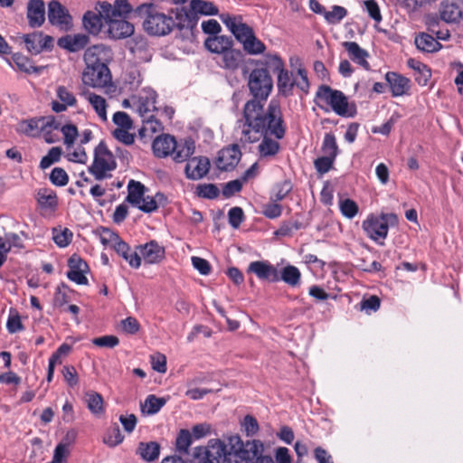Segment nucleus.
I'll return each mask as SVG.
<instances>
[{"label":"nucleus","mask_w":463,"mask_h":463,"mask_svg":"<svg viewBox=\"0 0 463 463\" xmlns=\"http://www.w3.org/2000/svg\"><path fill=\"white\" fill-rule=\"evenodd\" d=\"M407 64L418 73L415 80L420 85L426 86L431 77V71L428 66L415 59H409Z\"/></svg>","instance_id":"obj_37"},{"label":"nucleus","mask_w":463,"mask_h":463,"mask_svg":"<svg viewBox=\"0 0 463 463\" xmlns=\"http://www.w3.org/2000/svg\"><path fill=\"white\" fill-rule=\"evenodd\" d=\"M248 270L254 273L260 279L269 282L280 280L279 271L267 261H253L250 264Z\"/></svg>","instance_id":"obj_19"},{"label":"nucleus","mask_w":463,"mask_h":463,"mask_svg":"<svg viewBox=\"0 0 463 463\" xmlns=\"http://www.w3.org/2000/svg\"><path fill=\"white\" fill-rule=\"evenodd\" d=\"M6 328L10 334H14L24 329L21 317L16 310H10V314L6 322Z\"/></svg>","instance_id":"obj_51"},{"label":"nucleus","mask_w":463,"mask_h":463,"mask_svg":"<svg viewBox=\"0 0 463 463\" xmlns=\"http://www.w3.org/2000/svg\"><path fill=\"white\" fill-rule=\"evenodd\" d=\"M463 15V2L460 0H443L439 6V16L446 23H456Z\"/></svg>","instance_id":"obj_17"},{"label":"nucleus","mask_w":463,"mask_h":463,"mask_svg":"<svg viewBox=\"0 0 463 463\" xmlns=\"http://www.w3.org/2000/svg\"><path fill=\"white\" fill-rule=\"evenodd\" d=\"M56 95L59 100L52 102V109L56 113L63 112L68 107H73L77 103L73 92L65 86H58Z\"/></svg>","instance_id":"obj_21"},{"label":"nucleus","mask_w":463,"mask_h":463,"mask_svg":"<svg viewBox=\"0 0 463 463\" xmlns=\"http://www.w3.org/2000/svg\"><path fill=\"white\" fill-rule=\"evenodd\" d=\"M82 81L92 88H108V91H111V89L115 90V87L111 84V74L108 65H86L82 73Z\"/></svg>","instance_id":"obj_10"},{"label":"nucleus","mask_w":463,"mask_h":463,"mask_svg":"<svg viewBox=\"0 0 463 463\" xmlns=\"http://www.w3.org/2000/svg\"><path fill=\"white\" fill-rule=\"evenodd\" d=\"M59 129L60 126L52 117H44L39 118H32L29 120L22 121L19 125L21 132L28 136H36L47 128Z\"/></svg>","instance_id":"obj_13"},{"label":"nucleus","mask_w":463,"mask_h":463,"mask_svg":"<svg viewBox=\"0 0 463 463\" xmlns=\"http://www.w3.org/2000/svg\"><path fill=\"white\" fill-rule=\"evenodd\" d=\"M72 232L68 228H54L52 230V240L61 248L68 246L72 239Z\"/></svg>","instance_id":"obj_45"},{"label":"nucleus","mask_w":463,"mask_h":463,"mask_svg":"<svg viewBox=\"0 0 463 463\" xmlns=\"http://www.w3.org/2000/svg\"><path fill=\"white\" fill-rule=\"evenodd\" d=\"M192 442L191 433L187 430H181L176 439V448L180 452H187Z\"/></svg>","instance_id":"obj_60"},{"label":"nucleus","mask_w":463,"mask_h":463,"mask_svg":"<svg viewBox=\"0 0 463 463\" xmlns=\"http://www.w3.org/2000/svg\"><path fill=\"white\" fill-rule=\"evenodd\" d=\"M193 463H223L233 458L232 446L230 449L221 440H210L206 447H197L193 453Z\"/></svg>","instance_id":"obj_7"},{"label":"nucleus","mask_w":463,"mask_h":463,"mask_svg":"<svg viewBox=\"0 0 463 463\" xmlns=\"http://www.w3.org/2000/svg\"><path fill=\"white\" fill-rule=\"evenodd\" d=\"M398 223V217L395 213H381L380 215L370 214L363 222L362 228L366 235L380 244L389 232V226H394Z\"/></svg>","instance_id":"obj_5"},{"label":"nucleus","mask_w":463,"mask_h":463,"mask_svg":"<svg viewBox=\"0 0 463 463\" xmlns=\"http://www.w3.org/2000/svg\"><path fill=\"white\" fill-rule=\"evenodd\" d=\"M322 152L325 156L335 158L338 154V146L334 134L326 133L322 144Z\"/></svg>","instance_id":"obj_47"},{"label":"nucleus","mask_w":463,"mask_h":463,"mask_svg":"<svg viewBox=\"0 0 463 463\" xmlns=\"http://www.w3.org/2000/svg\"><path fill=\"white\" fill-rule=\"evenodd\" d=\"M61 148L59 146L52 147L48 154L43 156L40 162V167L42 169H46L50 167L52 164L58 162L61 156Z\"/></svg>","instance_id":"obj_50"},{"label":"nucleus","mask_w":463,"mask_h":463,"mask_svg":"<svg viewBox=\"0 0 463 463\" xmlns=\"http://www.w3.org/2000/svg\"><path fill=\"white\" fill-rule=\"evenodd\" d=\"M84 402L89 411L96 417H101L105 413L103 397L95 391H88L84 394Z\"/></svg>","instance_id":"obj_29"},{"label":"nucleus","mask_w":463,"mask_h":463,"mask_svg":"<svg viewBox=\"0 0 463 463\" xmlns=\"http://www.w3.org/2000/svg\"><path fill=\"white\" fill-rule=\"evenodd\" d=\"M69 271L67 277L78 285H87L88 279L85 274L89 271V266L79 255L73 254L68 260Z\"/></svg>","instance_id":"obj_14"},{"label":"nucleus","mask_w":463,"mask_h":463,"mask_svg":"<svg viewBox=\"0 0 463 463\" xmlns=\"http://www.w3.org/2000/svg\"><path fill=\"white\" fill-rule=\"evenodd\" d=\"M238 128L241 143L260 142L257 146L260 160L271 161L280 152L279 140L284 137L286 129L277 101L271 100L267 111H262L258 104H248L244 117L238 120Z\"/></svg>","instance_id":"obj_1"},{"label":"nucleus","mask_w":463,"mask_h":463,"mask_svg":"<svg viewBox=\"0 0 463 463\" xmlns=\"http://www.w3.org/2000/svg\"><path fill=\"white\" fill-rule=\"evenodd\" d=\"M84 28L91 34H98L102 27L100 14L88 11L83 16Z\"/></svg>","instance_id":"obj_41"},{"label":"nucleus","mask_w":463,"mask_h":463,"mask_svg":"<svg viewBox=\"0 0 463 463\" xmlns=\"http://www.w3.org/2000/svg\"><path fill=\"white\" fill-rule=\"evenodd\" d=\"M204 45L208 51L217 54H223L233 45L232 40L226 35H214L208 37Z\"/></svg>","instance_id":"obj_27"},{"label":"nucleus","mask_w":463,"mask_h":463,"mask_svg":"<svg viewBox=\"0 0 463 463\" xmlns=\"http://www.w3.org/2000/svg\"><path fill=\"white\" fill-rule=\"evenodd\" d=\"M152 147L157 157L171 156L175 148V139L170 135H161L154 140Z\"/></svg>","instance_id":"obj_26"},{"label":"nucleus","mask_w":463,"mask_h":463,"mask_svg":"<svg viewBox=\"0 0 463 463\" xmlns=\"http://www.w3.org/2000/svg\"><path fill=\"white\" fill-rule=\"evenodd\" d=\"M112 59V50L104 44L92 45L84 52V61L86 65H108Z\"/></svg>","instance_id":"obj_12"},{"label":"nucleus","mask_w":463,"mask_h":463,"mask_svg":"<svg viewBox=\"0 0 463 463\" xmlns=\"http://www.w3.org/2000/svg\"><path fill=\"white\" fill-rule=\"evenodd\" d=\"M320 100L330 105L335 113L339 116H353V112L349 109L346 96L340 90H333L327 85H321L316 94Z\"/></svg>","instance_id":"obj_9"},{"label":"nucleus","mask_w":463,"mask_h":463,"mask_svg":"<svg viewBox=\"0 0 463 463\" xmlns=\"http://www.w3.org/2000/svg\"><path fill=\"white\" fill-rule=\"evenodd\" d=\"M89 43L85 34L66 35L58 40V45L70 52H75L83 49Z\"/></svg>","instance_id":"obj_30"},{"label":"nucleus","mask_w":463,"mask_h":463,"mask_svg":"<svg viewBox=\"0 0 463 463\" xmlns=\"http://www.w3.org/2000/svg\"><path fill=\"white\" fill-rule=\"evenodd\" d=\"M294 87V82L288 71L283 69L278 73V88L284 95H289Z\"/></svg>","instance_id":"obj_46"},{"label":"nucleus","mask_w":463,"mask_h":463,"mask_svg":"<svg viewBox=\"0 0 463 463\" xmlns=\"http://www.w3.org/2000/svg\"><path fill=\"white\" fill-rule=\"evenodd\" d=\"M82 96L90 104V106L92 107V109H94V111L96 112L98 117L102 121H107V119H108V117H107L108 105H107L106 99L103 97H101L96 93L90 92V91L83 92Z\"/></svg>","instance_id":"obj_32"},{"label":"nucleus","mask_w":463,"mask_h":463,"mask_svg":"<svg viewBox=\"0 0 463 463\" xmlns=\"http://www.w3.org/2000/svg\"><path fill=\"white\" fill-rule=\"evenodd\" d=\"M242 61L243 55L241 52L231 47L220 56L217 63L225 70L234 71L241 65Z\"/></svg>","instance_id":"obj_25"},{"label":"nucleus","mask_w":463,"mask_h":463,"mask_svg":"<svg viewBox=\"0 0 463 463\" xmlns=\"http://www.w3.org/2000/svg\"><path fill=\"white\" fill-rule=\"evenodd\" d=\"M342 45L346 50L353 61L358 63L366 70L369 69V63L366 61L368 52L365 50L362 49L355 42H344Z\"/></svg>","instance_id":"obj_31"},{"label":"nucleus","mask_w":463,"mask_h":463,"mask_svg":"<svg viewBox=\"0 0 463 463\" xmlns=\"http://www.w3.org/2000/svg\"><path fill=\"white\" fill-rule=\"evenodd\" d=\"M291 190V183L288 180H285L275 186L270 196V200L276 202L282 201L290 193Z\"/></svg>","instance_id":"obj_49"},{"label":"nucleus","mask_w":463,"mask_h":463,"mask_svg":"<svg viewBox=\"0 0 463 463\" xmlns=\"http://www.w3.org/2000/svg\"><path fill=\"white\" fill-rule=\"evenodd\" d=\"M64 137V144L70 147L74 144L76 137H78V128L73 124H66L60 128Z\"/></svg>","instance_id":"obj_53"},{"label":"nucleus","mask_w":463,"mask_h":463,"mask_svg":"<svg viewBox=\"0 0 463 463\" xmlns=\"http://www.w3.org/2000/svg\"><path fill=\"white\" fill-rule=\"evenodd\" d=\"M166 403L165 398H158L154 394H149L143 403H141V411L143 414L154 415L157 413Z\"/></svg>","instance_id":"obj_38"},{"label":"nucleus","mask_w":463,"mask_h":463,"mask_svg":"<svg viewBox=\"0 0 463 463\" xmlns=\"http://www.w3.org/2000/svg\"><path fill=\"white\" fill-rule=\"evenodd\" d=\"M100 242L105 247L111 248L115 242L119 239V236L108 228H101L99 232Z\"/></svg>","instance_id":"obj_61"},{"label":"nucleus","mask_w":463,"mask_h":463,"mask_svg":"<svg viewBox=\"0 0 463 463\" xmlns=\"http://www.w3.org/2000/svg\"><path fill=\"white\" fill-rule=\"evenodd\" d=\"M282 213V206L276 201H271L262 206V214L269 219H276Z\"/></svg>","instance_id":"obj_55"},{"label":"nucleus","mask_w":463,"mask_h":463,"mask_svg":"<svg viewBox=\"0 0 463 463\" xmlns=\"http://www.w3.org/2000/svg\"><path fill=\"white\" fill-rule=\"evenodd\" d=\"M108 33L111 39L119 40L131 36L134 33V25L122 19H114L108 24Z\"/></svg>","instance_id":"obj_22"},{"label":"nucleus","mask_w":463,"mask_h":463,"mask_svg":"<svg viewBox=\"0 0 463 463\" xmlns=\"http://www.w3.org/2000/svg\"><path fill=\"white\" fill-rule=\"evenodd\" d=\"M124 439V436L121 434V431L118 425H115L111 429H109L104 437V442L110 446L115 447L120 444Z\"/></svg>","instance_id":"obj_52"},{"label":"nucleus","mask_w":463,"mask_h":463,"mask_svg":"<svg viewBox=\"0 0 463 463\" xmlns=\"http://www.w3.org/2000/svg\"><path fill=\"white\" fill-rule=\"evenodd\" d=\"M48 19L52 24L60 26L64 30H68L71 24V16L68 10L55 0L49 3Z\"/></svg>","instance_id":"obj_15"},{"label":"nucleus","mask_w":463,"mask_h":463,"mask_svg":"<svg viewBox=\"0 0 463 463\" xmlns=\"http://www.w3.org/2000/svg\"><path fill=\"white\" fill-rule=\"evenodd\" d=\"M145 185L138 181L130 180L128 184V194L127 201L131 204L137 206L141 203L142 197L145 194Z\"/></svg>","instance_id":"obj_40"},{"label":"nucleus","mask_w":463,"mask_h":463,"mask_svg":"<svg viewBox=\"0 0 463 463\" xmlns=\"http://www.w3.org/2000/svg\"><path fill=\"white\" fill-rule=\"evenodd\" d=\"M335 159L328 156L317 158L314 162L316 170L321 175L327 173L332 168Z\"/></svg>","instance_id":"obj_59"},{"label":"nucleus","mask_w":463,"mask_h":463,"mask_svg":"<svg viewBox=\"0 0 463 463\" xmlns=\"http://www.w3.org/2000/svg\"><path fill=\"white\" fill-rule=\"evenodd\" d=\"M68 286L64 283L59 285L56 288V292L54 294L53 303L56 307H61L69 301V297L67 294Z\"/></svg>","instance_id":"obj_62"},{"label":"nucleus","mask_w":463,"mask_h":463,"mask_svg":"<svg viewBox=\"0 0 463 463\" xmlns=\"http://www.w3.org/2000/svg\"><path fill=\"white\" fill-rule=\"evenodd\" d=\"M385 79L394 97L404 95L410 88V80L398 73L388 72Z\"/></svg>","instance_id":"obj_28"},{"label":"nucleus","mask_w":463,"mask_h":463,"mask_svg":"<svg viewBox=\"0 0 463 463\" xmlns=\"http://www.w3.org/2000/svg\"><path fill=\"white\" fill-rule=\"evenodd\" d=\"M51 182L57 186H64L69 182V177L64 169L55 167L52 170L50 175Z\"/></svg>","instance_id":"obj_56"},{"label":"nucleus","mask_w":463,"mask_h":463,"mask_svg":"<svg viewBox=\"0 0 463 463\" xmlns=\"http://www.w3.org/2000/svg\"><path fill=\"white\" fill-rule=\"evenodd\" d=\"M280 279L291 287L299 285L301 273L299 269L292 265L286 266L281 273H279Z\"/></svg>","instance_id":"obj_42"},{"label":"nucleus","mask_w":463,"mask_h":463,"mask_svg":"<svg viewBox=\"0 0 463 463\" xmlns=\"http://www.w3.org/2000/svg\"><path fill=\"white\" fill-rule=\"evenodd\" d=\"M248 86L253 98L245 103L242 117H244L246 107L250 102L258 104L262 111H267V109H264V104L273 88V80L268 69L257 68L252 70L249 76Z\"/></svg>","instance_id":"obj_4"},{"label":"nucleus","mask_w":463,"mask_h":463,"mask_svg":"<svg viewBox=\"0 0 463 463\" xmlns=\"http://www.w3.org/2000/svg\"><path fill=\"white\" fill-rule=\"evenodd\" d=\"M339 209L341 213L348 219L354 218L359 212L357 203L349 198L339 201Z\"/></svg>","instance_id":"obj_48"},{"label":"nucleus","mask_w":463,"mask_h":463,"mask_svg":"<svg viewBox=\"0 0 463 463\" xmlns=\"http://www.w3.org/2000/svg\"><path fill=\"white\" fill-rule=\"evenodd\" d=\"M37 202L43 209L54 210L58 205L56 193L46 188L37 192Z\"/></svg>","instance_id":"obj_39"},{"label":"nucleus","mask_w":463,"mask_h":463,"mask_svg":"<svg viewBox=\"0 0 463 463\" xmlns=\"http://www.w3.org/2000/svg\"><path fill=\"white\" fill-rule=\"evenodd\" d=\"M121 329L126 334L134 335L140 329V324L137 318L128 317L120 322Z\"/></svg>","instance_id":"obj_64"},{"label":"nucleus","mask_w":463,"mask_h":463,"mask_svg":"<svg viewBox=\"0 0 463 463\" xmlns=\"http://www.w3.org/2000/svg\"><path fill=\"white\" fill-rule=\"evenodd\" d=\"M210 169V160L205 156H194L185 165V175L192 180H199L205 176Z\"/></svg>","instance_id":"obj_18"},{"label":"nucleus","mask_w":463,"mask_h":463,"mask_svg":"<svg viewBox=\"0 0 463 463\" xmlns=\"http://www.w3.org/2000/svg\"><path fill=\"white\" fill-rule=\"evenodd\" d=\"M299 228L300 223L298 222H283L274 234L278 237L291 236L294 231H297Z\"/></svg>","instance_id":"obj_57"},{"label":"nucleus","mask_w":463,"mask_h":463,"mask_svg":"<svg viewBox=\"0 0 463 463\" xmlns=\"http://www.w3.org/2000/svg\"><path fill=\"white\" fill-rule=\"evenodd\" d=\"M137 453L145 461H154L159 456L160 446L156 441L140 442L138 444Z\"/></svg>","instance_id":"obj_36"},{"label":"nucleus","mask_w":463,"mask_h":463,"mask_svg":"<svg viewBox=\"0 0 463 463\" xmlns=\"http://www.w3.org/2000/svg\"><path fill=\"white\" fill-rule=\"evenodd\" d=\"M262 64L278 73L284 69V62L277 54H267Z\"/></svg>","instance_id":"obj_54"},{"label":"nucleus","mask_w":463,"mask_h":463,"mask_svg":"<svg viewBox=\"0 0 463 463\" xmlns=\"http://www.w3.org/2000/svg\"><path fill=\"white\" fill-rule=\"evenodd\" d=\"M220 18L246 53L258 55L265 52V44L256 37L252 27L243 22L242 16L222 14Z\"/></svg>","instance_id":"obj_2"},{"label":"nucleus","mask_w":463,"mask_h":463,"mask_svg":"<svg viewBox=\"0 0 463 463\" xmlns=\"http://www.w3.org/2000/svg\"><path fill=\"white\" fill-rule=\"evenodd\" d=\"M241 156L238 145L225 147L219 152L216 165L222 171L233 169L239 163Z\"/></svg>","instance_id":"obj_16"},{"label":"nucleus","mask_w":463,"mask_h":463,"mask_svg":"<svg viewBox=\"0 0 463 463\" xmlns=\"http://www.w3.org/2000/svg\"><path fill=\"white\" fill-rule=\"evenodd\" d=\"M347 10L340 5H333L331 10H326L324 18L329 24H337L346 17Z\"/></svg>","instance_id":"obj_43"},{"label":"nucleus","mask_w":463,"mask_h":463,"mask_svg":"<svg viewBox=\"0 0 463 463\" xmlns=\"http://www.w3.org/2000/svg\"><path fill=\"white\" fill-rule=\"evenodd\" d=\"M195 145L191 139L184 140V142L177 143L175 141V148L172 152L174 161L183 163L190 159V156L194 153Z\"/></svg>","instance_id":"obj_33"},{"label":"nucleus","mask_w":463,"mask_h":463,"mask_svg":"<svg viewBox=\"0 0 463 463\" xmlns=\"http://www.w3.org/2000/svg\"><path fill=\"white\" fill-rule=\"evenodd\" d=\"M137 14L144 18V29L151 35H165L175 25L173 18L160 13L152 4H144L137 8Z\"/></svg>","instance_id":"obj_3"},{"label":"nucleus","mask_w":463,"mask_h":463,"mask_svg":"<svg viewBox=\"0 0 463 463\" xmlns=\"http://www.w3.org/2000/svg\"><path fill=\"white\" fill-rule=\"evenodd\" d=\"M197 194L203 198L214 199L219 194V189L213 184H200L197 186Z\"/></svg>","instance_id":"obj_58"},{"label":"nucleus","mask_w":463,"mask_h":463,"mask_svg":"<svg viewBox=\"0 0 463 463\" xmlns=\"http://www.w3.org/2000/svg\"><path fill=\"white\" fill-rule=\"evenodd\" d=\"M99 6L98 14H100L101 19L104 18L108 23L129 12V6L125 3H120V6H123V10H119L107 2L99 3Z\"/></svg>","instance_id":"obj_34"},{"label":"nucleus","mask_w":463,"mask_h":463,"mask_svg":"<svg viewBox=\"0 0 463 463\" xmlns=\"http://www.w3.org/2000/svg\"><path fill=\"white\" fill-rule=\"evenodd\" d=\"M417 48L424 52H437L441 48V44L430 34L421 33L415 37Z\"/></svg>","instance_id":"obj_35"},{"label":"nucleus","mask_w":463,"mask_h":463,"mask_svg":"<svg viewBox=\"0 0 463 463\" xmlns=\"http://www.w3.org/2000/svg\"><path fill=\"white\" fill-rule=\"evenodd\" d=\"M156 99V93L152 89H144L137 96H132L133 104L140 117H146L157 110Z\"/></svg>","instance_id":"obj_11"},{"label":"nucleus","mask_w":463,"mask_h":463,"mask_svg":"<svg viewBox=\"0 0 463 463\" xmlns=\"http://www.w3.org/2000/svg\"><path fill=\"white\" fill-rule=\"evenodd\" d=\"M140 254L147 264H156L165 258V249L156 241H151L140 247Z\"/></svg>","instance_id":"obj_24"},{"label":"nucleus","mask_w":463,"mask_h":463,"mask_svg":"<svg viewBox=\"0 0 463 463\" xmlns=\"http://www.w3.org/2000/svg\"><path fill=\"white\" fill-rule=\"evenodd\" d=\"M117 167L113 154L108 149L104 143H99L95 148L94 161L89 167V171L97 180H103L110 176L109 172Z\"/></svg>","instance_id":"obj_8"},{"label":"nucleus","mask_w":463,"mask_h":463,"mask_svg":"<svg viewBox=\"0 0 463 463\" xmlns=\"http://www.w3.org/2000/svg\"><path fill=\"white\" fill-rule=\"evenodd\" d=\"M26 49L32 54H38L52 45V38L43 33H33L23 36Z\"/></svg>","instance_id":"obj_20"},{"label":"nucleus","mask_w":463,"mask_h":463,"mask_svg":"<svg viewBox=\"0 0 463 463\" xmlns=\"http://www.w3.org/2000/svg\"><path fill=\"white\" fill-rule=\"evenodd\" d=\"M229 445L233 452V458H229V463H257L263 456V444L259 440L243 443L240 437L233 436L229 439Z\"/></svg>","instance_id":"obj_6"},{"label":"nucleus","mask_w":463,"mask_h":463,"mask_svg":"<svg viewBox=\"0 0 463 463\" xmlns=\"http://www.w3.org/2000/svg\"><path fill=\"white\" fill-rule=\"evenodd\" d=\"M69 454V446L64 443H59L54 449L52 463H67Z\"/></svg>","instance_id":"obj_63"},{"label":"nucleus","mask_w":463,"mask_h":463,"mask_svg":"<svg viewBox=\"0 0 463 463\" xmlns=\"http://www.w3.org/2000/svg\"><path fill=\"white\" fill-rule=\"evenodd\" d=\"M27 19L31 27H40L45 21V5L43 0H30Z\"/></svg>","instance_id":"obj_23"},{"label":"nucleus","mask_w":463,"mask_h":463,"mask_svg":"<svg viewBox=\"0 0 463 463\" xmlns=\"http://www.w3.org/2000/svg\"><path fill=\"white\" fill-rule=\"evenodd\" d=\"M190 5L194 12L204 15H213L218 14V8L211 2L192 0Z\"/></svg>","instance_id":"obj_44"}]
</instances>
